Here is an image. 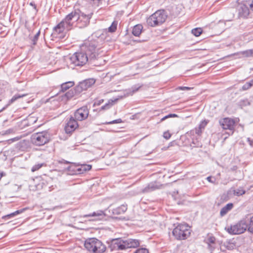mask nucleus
Instances as JSON below:
<instances>
[{
	"label": "nucleus",
	"instance_id": "obj_1",
	"mask_svg": "<svg viewBox=\"0 0 253 253\" xmlns=\"http://www.w3.org/2000/svg\"><path fill=\"white\" fill-rule=\"evenodd\" d=\"M79 9L75 10L68 14L55 28V32L64 34L72 29L74 24L79 18Z\"/></svg>",
	"mask_w": 253,
	"mask_h": 253
},
{
	"label": "nucleus",
	"instance_id": "obj_2",
	"mask_svg": "<svg viewBox=\"0 0 253 253\" xmlns=\"http://www.w3.org/2000/svg\"><path fill=\"white\" fill-rule=\"evenodd\" d=\"M85 248L92 253H103L106 250V246L96 238H89L85 241Z\"/></svg>",
	"mask_w": 253,
	"mask_h": 253
},
{
	"label": "nucleus",
	"instance_id": "obj_3",
	"mask_svg": "<svg viewBox=\"0 0 253 253\" xmlns=\"http://www.w3.org/2000/svg\"><path fill=\"white\" fill-rule=\"evenodd\" d=\"M167 15L164 10H159L147 18L146 22L151 27H156L163 24L166 20Z\"/></svg>",
	"mask_w": 253,
	"mask_h": 253
},
{
	"label": "nucleus",
	"instance_id": "obj_4",
	"mask_svg": "<svg viewBox=\"0 0 253 253\" xmlns=\"http://www.w3.org/2000/svg\"><path fill=\"white\" fill-rule=\"evenodd\" d=\"M98 47V42L95 41H91L86 42L83 46L82 50H84V53L87 54L89 60H92L97 59L99 54L97 50Z\"/></svg>",
	"mask_w": 253,
	"mask_h": 253
},
{
	"label": "nucleus",
	"instance_id": "obj_5",
	"mask_svg": "<svg viewBox=\"0 0 253 253\" xmlns=\"http://www.w3.org/2000/svg\"><path fill=\"white\" fill-rule=\"evenodd\" d=\"M190 234V227L186 224H179L172 231L173 236L178 240L187 239Z\"/></svg>",
	"mask_w": 253,
	"mask_h": 253
},
{
	"label": "nucleus",
	"instance_id": "obj_6",
	"mask_svg": "<svg viewBox=\"0 0 253 253\" xmlns=\"http://www.w3.org/2000/svg\"><path fill=\"white\" fill-rule=\"evenodd\" d=\"M89 60L85 53L82 51L77 52L73 54L69 58L71 64L74 66H83Z\"/></svg>",
	"mask_w": 253,
	"mask_h": 253
},
{
	"label": "nucleus",
	"instance_id": "obj_7",
	"mask_svg": "<svg viewBox=\"0 0 253 253\" xmlns=\"http://www.w3.org/2000/svg\"><path fill=\"white\" fill-rule=\"evenodd\" d=\"M49 140V135L46 131L34 133L31 137V142L36 146H42Z\"/></svg>",
	"mask_w": 253,
	"mask_h": 253
},
{
	"label": "nucleus",
	"instance_id": "obj_8",
	"mask_svg": "<svg viewBox=\"0 0 253 253\" xmlns=\"http://www.w3.org/2000/svg\"><path fill=\"white\" fill-rule=\"evenodd\" d=\"M225 229L230 234H240L243 233L247 229H248V225L245 220H241L235 225L225 227Z\"/></svg>",
	"mask_w": 253,
	"mask_h": 253
},
{
	"label": "nucleus",
	"instance_id": "obj_9",
	"mask_svg": "<svg viewBox=\"0 0 253 253\" xmlns=\"http://www.w3.org/2000/svg\"><path fill=\"white\" fill-rule=\"evenodd\" d=\"M239 5V14L240 17L246 18L250 14V9L253 11V1H244Z\"/></svg>",
	"mask_w": 253,
	"mask_h": 253
},
{
	"label": "nucleus",
	"instance_id": "obj_10",
	"mask_svg": "<svg viewBox=\"0 0 253 253\" xmlns=\"http://www.w3.org/2000/svg\"><path fill=\"white\" fill-rule=\"evenodd\" d=\"M92 14V13H90L86 15L84 13H81L80 10H79V18L77 20L76 26L80 28H83L86 27L89 24Z\"/></svg>",
	"mask_w": 253,
	"mask_h": 253
},
{
	"label": "nucleus",
	"instance_id": "obj_11",
	"mask_svg": "<svg viewBox=\"0 0 253 253\" xmlns=\"http://www.w3.org/2000/svg\"><path fill=\"white\" fill-rule=\"evenodd\" d=\"M107 243L109 245L108 247L111 251L125 250L124 241L121 238L113 239L110 241H107Z\"/></svg>",
	"mask_w": 253,
	"mask_h": 253
},
{
	"label": "nucleus",
	"instance_id": "obj_12",
	"mask_svg": "<svg viewBox=\"0 0 253 253\" xmlns=\"http://www.w3.org/2000/svg\"><path fill=\"white\" fill-rule=\"evenodd\" d=\"M89 115V110L87 107L84 106L77 109L74 113V119L76 121H82L85 120Z\"/></svg>",
	"mask_w": 253,
	"mask_h": 253
},
{
	"label": "nucleus",
	"instance_id": "obj_13",
	"mask_svg": "<svg viewBox=\"0 0 253 253\" xmlns=\"http://www.w3.org/2000/svg\"><path fill=\"white\" fill-rule=\"evenodd\" d=\"M219 123L224 129L233 130L234 129L235 121L230 118H224L219 120Z\"/></svg>",
	"mask_w": 253,
	"mask_h": 253
},
{
	"label": "nucleus",
	"instance_id": "obj_14",
	"mask_svg": "<svg viewBox=\"0 0 253 253\" xmlns=\"http://www.w3.org/2000/svg\"><path fill=\"white\" fill-rule=\"evenodd\" d=\"M95 80L93 79H89L85 80L76 86V90L78 92H82L84 90H86L95 83Z\"/></svg>",
	"mask_w": 253,
	"mask_h": 253
},
{
	"label": "nucleus",
	"instance_id": "obj_15",
	"mask_svg": "<svg viewBox=\"0 0 253 253\" xmlns=\"http://www.w3.org/2000/svg\"><path fill=\"white\" fill-rule=\"evenodd\" d=\"M79 126L77 121L74 119L73 117H71L68 121L65 127V130L66 133H71L73 132Z\"/></svg>",
	"mask_w": 253,
	"mask_h": 253
},
{
	"label": "nucleus",
	"instance_id": "obj_16",
	"mask_svg": "<svg viewBox=\"0 0 253 253\" xmlns=\"http://www.w3.org/2000/svg\"><path fill=\"white\" fill-rule=\"evenodd\" d=\"M125 250L129 248H135L140 245V241L137 239H127L124 240Z\"/></svg>",
	"mask_w": 253,
	"mask_h": 253
},
{
	"label": "nucleus",
	"instance_id": "obj_17",
	"mask_svg": "<svg viewBox=\"0 0 253 253\" xmlns=\"http://www.w3.org/2000/svg\"><path fill=\"white\" fill-rule=\"evenodd\" d=\"M159 188V186L156 182H152L149 183L145 188L142 189L141 192L142 193H149L158 189Z\"/></svg>",
	"mask_w": 253,
	"mask_h": 253
},
{
	"label": "nucleus",
	"instance_id": "obj_18",
	"mask_svg": "<svg viewBox=\"0 0 253 253\" xmlns=\"http://www.w3.org/2000/svg\"><path fill=\"white\" fill-rule=\"evenodd\" d=\"M104 216V212L102 211H94L92 213L85 214L84 215V217H94L96 219H100L101 217H103Z\"/></svg>",
	"mask_w": 253,
	"mask_h": 253
},
{
	"label": "nucleus",
	"instance_id": "obj_19",
	"mask_svg": "<svg viewBox=\"0 0 253 253\" xmlns=\"http://www.w3.org/2000/svg\"><path fill=\"white\" fill-rule=\"evenodd\" d=\"M169 10L171 11V14L174 16H178L182 11L181 5H173L171 7Z\"/></svg>",
	"mask_w": 253,
	"mask_h": 253
},
{
	"label": "nucleus",
	"instance_id": "obj_20",
	"mask_svg": "<svg viewBox=\"0 0 253 253\" xmlns=\"http://www.w3.org/2000/svg\"><path fill=\"white\" fill-rule=\"evenodd\" d=\"M233 208V204L232 203H228L225 206L223 207L220 211V215L221 216H224L227 213L232 210Z\"/></svg>",
	"mask_w": 253,
	"mask_h": 253
},
{
	"label": "nucleus",
	"instance_id": "obj_21",
	"mask_svg": "<svg viewBox=\"0 0 253 253\" xmlns=\"http://www.w3.org/2000/svg\"><path fill=\"white\" fill-rule=\"evenodd\" d=\"M215 238L213 236H209L207 239V243L208 244V248L211 251H212L215 248Z\"/></svg>",
	"mask_w": 253,
	"mask_h": 253
},
{
	"label": "nucleus",
	"instance_id": "obj_22",
	"mask_svg": "<svg viewBox=\"0 0 253 253\" xmlns=\"http://www.w3.org/2000/svg\"><path fill=\"white\" fill-rule=\"evenodd\" d=\"M142 29L143 26L141 25H136L134 26L132 29V33L134 36L138 37L141 34Z\"/></svg>",
	"mask_w": 253,
	"mask_h": 253
},
{
	"label": "nucleus",
	"instance_id": "obj_23",
	"mask_svg": "<svg viewBox=\"0 0 253 253\" xmlns=\"http://www.w3.org/2000/svg\"><path fill=\"white\" fill-rule=\"evenodd\" d=\"M57 162L59 164H63V165H68L67 167H64V169H67L68 170H75L74 169H73V168H74V166L71 165L70 162H69L67 161H66L64 159H62L61 160H58Z\"/></svg>",
	"mask_w": 253,
	"mask_h": 253
},
{
	"label": "nucleus",
	"instance_id": "obj_24",
	"mask_svg": "<svg viewBox=\"0 0 253 253\" xmlns=\"http://www.w3.org/2000/svg\"><path fill=\"white\" fill-rule=\"evenodd\" d=\"M80 92H78L76 90V86L72 89L69 90L65 94V97L67 98V99H69L71 98L74 96L80 94Z\"/></svg>",
	"mask_w": 253,
	"mask_h": 253
},
{
	"label": "nucleus",
	"instance_id": "obj_25",
	"mask_svg": "<svg viewBox=\"0 0 253 253\" xmlns=\"http://www.w3.org/2000/svg\"><path fill=\"white\" fill-rule=\"evenodd\" d=\"M118 100V99H115L114 100L110 99L108 101V103H106L104 105L102 106L99 111L106 110L109 109L111 106H112L114 103Z\"/></svg>",
	"mask_w": 253,
	"mask_h": 253
},
{
	"label": "nucleus",
	"instance_id": "obj_26",
	"mask_svg": "<svg viewBox=\"0 0 253 253\" xmlns=\"http://www.w3.org/2000/svg\"><path fill=\"white\" fill-rule=\"evenodd\" d=\"M74 83L73 82H68L63 83L61 85V90L63 92L65 91L68 89L70 87L73 86Z\"/></svg>",
	"mask_w": 253,
	"mask_h": 253
},
{
	"label": "nucleus",
	"instance_id": "obj_27",
	"mask_svg": "<svg viewBox=\"0 0 253 253\" xmlns=\"http://www.w3.org/2000/svg\"><path fill=\"white\" fill-rule=\"evenodd\" d=\"M91 169V166L89 165H84L81 166V168L77 169V170L79 173H83L84 171H86Z\"/></svg>",
	"mask_w": 253,
	"mask_h": 253
},
{
	"label": "nucleus",
	"instance_id": "obj_28",
	"mask_svg": "<svg viewBox=\"0 0 253 253\" xmlns=\"http://www.w3.org/2000/svg\"><path fill=\"white\" fill-rule=\"evenodd\" d=\"M127 210V206L122 205L115 210V212L118 214L124 213Z\"/></svg>",
	"mask_w": 253,
	"mask_h": 253
},
{
	"label": "nucleus",
	"instance_id": "obj_29",
	"mask_svg": "<svg viewBox=\"0 0 253 253\" xmlns=\"http://www.w3.org/2000/svg\"><path fill=\"white\" fill-rule=\"evenodd\" d=\"M26 94H16L14 95L12 98L9 100L8 104L6 105V107L8 106L9 104L13 103L15 101L17 100L18 99H19L20 98H22L24 96H25Z\"/></svg>",
	"mask_w": 253,
	"mask_h": 253
},
{
	"label": "nucleus",
	"instance_id": "obj_30",
	"mask_svg": "<svg viewBox=\"0 0 253 253\" xmlns=\"http://www.w3.org/2000/svg\"><path fill=\"white\" fill-rule=\"evenodd\" d=\"M118 21H114L111 25L108 28V32L110 33H114L117 29Z\"/></svg>",
	"mask_w": 253,
	"mask_h": 253
},
{
	"label": "nucleus",
	"instance_id": "obj_31",
	"mask_svg": "<svg viewBox=\"0 0 253 253\" xmlns=\"http://www.w3.org/2000/svg\"><path fill=\"white\" fill-rule=\"evenodd\" d=\"M203 32V30L201 28H196L192 30V33L196 37L199 36Z\"/></svg>",
	"mask_w": 253,
	"mask_h": 253
},
{
	"label": "nucleus",
	"instance_id": "obj_32",
	"mask_svg": "<svg viewBox=\"0 0 253 253\" xmlns=\"http://www.w3.org/2000/svg\"><path fill=\"white\" fill-rule=\"evenodd\" d=\"M252 85H253V79L250 82L246 83L245 84H244L242 87V90H246L249 89Z\"/></svg>",
	"mask_w": 253,
	"mask_h": 253
},
{
	"label": "nucleus",
	"instance_id": "obj_33",
	"mask_svg": "<svg viewBox=\"0 0 253 253\" xmlns=\"http://www.w3.org/2000/svg\"><path fill=\"white\" fill-rule=\"evenodd\" d=\"M248 225V231L253 234V216L250 218Z\"/></svg>",
	"mask_w": 253,
	"mask_h": 253
},
{
	"label": "nucleus",
	"instance_id": "obj_34",
	"mask_svg": "<svg viewBox=\"0 0 253 253\" xmlns=\"http://www.w3.org/2000/svg\"><path fill=\"white\" fill-rule=\"evenodd\" d=\"M40 34H41V32H40V30H39L37 33L34 36V37L33 38H31V39L32 41V43L34 45H35L37 43V42L39 39V37L40 35Z\"/></svg>",
	"mask_w": 253,
	"mask_h": 253
},
{
	"label": "nucleus",
	"instance_id": "obj_35",
	"mask_svg": "<svg viewBox=\"0 0 253 253\" xmlns=\"http://www.w3.org/2000/svg\"><path fill=\"white\" fill-rule=\"evenodd\" d=\"M245 190L242 188H239L234 190V194L238 196L243 195L245 193Z\"/></svg>",
	"mask_w": 253,
	"mask_h": 253
},
{
	"label": "nucleus",
	"instance_id": "obj_36",
	"mask_svg": "<svg viewBox=\"0 0 253 253\" xmlns=\"http://www.w3.org/2000/svg\"><path fill=\"white\" fill-rule=\"evenodd\" d=\"M24 210V209H22V210H17V211H14V212H12V213H10L9 214L5 216V217H8V218H9L14 217L15 215H17V214H18L19 213H22L23 211Z\"/></svg>",
	"mask_w": 253,
	"mask_h": 253
},
{
	"label": "nucleus",
	"instance_id": "obj_37",
	"mask_svg": "<svg viewBox=\"0 0 253 253\" xmlns=\"http://www.w3.org/2000/svg\"><path fill=\"white\" fill-rule=\"evenodd\" d=\"M224 246L229 250H233L235 247V244L230 242L224 243Z\"/></svg>",
	"mask_w": 253,
	"mask_h": 253
},
{
	"label": "nucleus",
	"instance_id": "obj_38",
	"mask_svg": "<svg viewBox=\"0 0 253 253\" xmlns=\"http://www.w3.org/2000/svg\"><path fill=\"white\" fill-rule=\"evenodd\" d=\"M243 54L246 57L253 56V49L244 51Z\"/></svg>",
	"mask_w": 253,
	"mask_h": 253
},
{
	"label": "nucleus",
	"instance_id": "obj_39",
	"mask_svg": "<svg viewBox=\"0 0 253 253\" xmlns=\"http://www.w3.org/2000/svg\"><path fill=\"white\" fill-rule=\"evenodd\" d=\"M134 253H149L147 249L145 248H140L137 249Z\"/></svg>",
	"mask_w": 253,
	"mask_h": 253
},
{
	"label": "nucleus",
	"instance_id": "obj_40",
	"mask_svg": "<svg viewBox=\"0 0 253 253\" xmlns=\"http://www.w3.org/2000/svg\"><path fill=\"white\" fill-rule=\"evenodd\" d=\"M43 165V164H38L34 166L32 168V171L34 172L39 170Z\"/></svg>",
	"mask_w": 253,
	"mask_h": 253
},
{
	"label": "nucleus",
	"instance_id": "obj_41",
	"mask_svg": "<svg viewBox=\"0 0 253 253\" xmlns=\"http://www.w3.org/2000/svg\"><path fill=\"white\" fill-rule=\"evenodd\" d=\"M122 122H123V121H122V119H118L115 120H113L111 122H106L105 124H107V125H111V124H114L121 123Z\"/></svg>",
	"mask_w": 253,
	"mask_h": 253
},
{
	"label": "nucleus",
	"instance_id": "obj_42",
	"mask_svg": "<svg viewBox=\"0 0 253 253\" xmlns=\"http://www.w3.org/2000/svg\"><path fill=\"white\" fill-rule=\"evenodd\" d=\"M178 116L176 114H169L164 117H163L162 119H161V121L162 122L163 121H165L167 119L172 118V117H177Z\"/></svg>",
	"mask_w": 253,
	"mask_h": 253
},
{
	"label": "nucleus",
	"instance_id": "obj_43",
	"mask_svg": "<svg viewBox=\"0 0 253 253\" xmlns=\"http://www.w3.org/2000/svg\"><path fill=\"white\" fill-rule=\"evenodd\" d=\"M178 116L176 114H169L164 117H163L162 119H161V121L162 122L163 121H165L167 119L172 118V117H177Z\"/></svg>",
	"mask_w": 253,
	"mask_h": 253
},
{
	"label": "nucleus",
	"instance_id": "obj_44",
	"mask_svg": "<svg viewBox=\"0 0 253 253\" xmlns=\"http://www.w3.org/2000/svg\"><path fill=\"white\" fill-rule=\"evenodd\" d=\"M208 121L206 120H204L202 121L199 126V127L204 129L205 126L208 124Z\"/></svg>",
	"mask_w": 253,
	"mask_h": 253
},
{
	"label": "nucleus",
	"instance_id": "obj_45",
	"mask_svg": "<svg viewBox=\"0 0 253 253\" xmlns=\"http://www.w3.org/2000/svg\"><path fill=\"white\" fill-rule=\"evenodd\" d=\"M171 136V134L169 132V131H165L164 132V134H163V137L166 139H169L170 138Z\"/></svg>",
	"mask_w": 253,
	"mask_h": 253
},
{
	"label": "nucleus",
	"instance_id": "obj_46",
	"mask_svg": "<svg viewBox=\"0 0 253 253\" xmlns=\"http://www.w3.org/2000/svg\"><path fill=\"white\" fill-rule=\"evenodd\" d=\"M202 130H203L202 128H201L198 126V127L195 128V132L197 135H201V134L202 132Z\"/></svg>",
	"mask_w": 253,
	"mask_h": 253
},
{
	"label": "nucleus",
	"instance_id": "obj_47",
	"mask_svg": "<svg viewBox=\"0 0 253 253\" xmlns=\"http://www.w3.org/2000/svg\"><path fill=\"white\" fill-rule=\"evenodd\" d=\"M103 101H104L103 99H100L98 101H96L94 103L93 106H94L95 105L99 106V105H101L103 102Z\"/></svg>",
	"mask_w": 253,
	"mask_h": 253
},
{
	"label": "nucleus",
	"instance_id": "obj_48",
	"mask_svg": "<svg viewBox=\"0 0 253 253\" xmlns=\"http://www.w3.org/2000/svg\"><path fill=\"white\" fill-rule=\"evenodd\" d=\"M192 88H191V87H187V86H180L178 87L179 89L182 90H189Z\"/></svg>",
	"mask_w": 253,
	"mask_h": 253
},
{
	"label": "nucleus",
	"instance_id": "obj_49",
	"mask_svg": "<svg viewBox=\"0 0 253 253\" xmlns=\"http://www.w3.org/2000/svg\"><path fill=\"white\" fill-rule=\"evenodd\" d=\"M30 5L33 7V8L35 9V10L36 12L38 11V10L37 9L36 5L34 2L32 1V2H30Z\"/></svg>",
	"mask_w": 253,
	"mask_h": 253
},
{
	"label": "nucleus",
	"instance_id": "obj_50",
	"mask_svg": "<svg viewBox=\"0 0 253 253\" xmlns=\"http://www.w3.org/2000/svg\"><path fill=\"white\" fill-rule=\"evenodd\" d=\"M248 141L249 142L251 146H253V139L248 138Z\"/></svg>",
	"mask_w": 253,
	"mask_h": 253
},
{
	"label": "nucleus",
	"instance_id": "obj_51",
	"mask_svg": "<svg viewBox=\"0 0 253 253\" xmlns=\"http://www.w3.org/2000/svg\"><path fill=\"white\" fill-rule=\"evenodd\" d=\"M207 179L208 180V181L210 182H211V183H213L214 181L213 180H212V177L211 176H209L207 178Z\"/></svg>",
	"mask_w": 253,
	"mask_h": 253
},
{
	"label": "nucleus",
	"instance_id": "obj_52",
	"mask_svg": "<svg viewBox=\"0 0 253 253\" xmlns=\"http://www.w3.org/2000/svg\"><path fill=\"white\" fill-rule=\"evenodd\" d=\"M5 173L4 172H0V180H1L2 176H5Z\"/></svg>",
	"mask_w": 253,
	"mask_h": 253
},
{
	"label": "nucleus",
	"instance_id": "obj_53",
	"mask_svg": "<svg viewBox=\"0 0 253 253\" xmlns=\"http://www.w3.org/2000/svg\"><path fill=\"white\" fill-rule=\"evenodd\" d=\"M32 121H33V122L35 123H36V122H37V119H33V120H32Z\"/></svg>",
	"mask_w": 253,
	"mask_h": 253
},
{
	"label": "nucleus",
	"instance_id": "obj_54",
	"mask_svg": "<svg viewBox=\"0 0 253 253\" xmlns=\"http://www.w3.org/2000/svg\"><path fill=\"white\" fill-rule=\"evenodd\" d=\"M138 88H139V87H138V88H137L136 89H134L133 91H137V90H138Z\"/></svg>",
	"mask_w": 253,
	"mask_h": 253
},
{
	"label": "nucleus",
	"instance_id": "obj_55",
	"mask_svg": "<svg viewBox=\"0 0 253 253\" xmlns=\"http://www.w3.org/2000/svg\"><path fill=\"white\" fill-rule=\"evenodd\" d=\"M32 118H33V117L30 116L29 119L30 120V119H32Z\"/></svg>",
	"mask_w": 253,
	"mask_h": 253
},
{
	"label": "nucleus",
	"instance_id": "obj_56",
	"mask_svg": "<svg viewBox=\"0 0 253 253\" xmlns=\"http://www.w3.org/2000/svg\"><path fill=\"white\" fill-rule=\"evenodd\" d=\"M5 107L3 108H2V109H1V110L0 111H0H3L4 109H5Z\"/></svg>",
	"mask_w": 253,
	"mask_h": 253
},
{
	"label": "nucleus",
	"instance_id": "obj_57",
	"mask_svg": "<svg viewBox=\"0 0 253 253\" xmlns=\"http://www.w3.org/2000/svg\"><path fill=\"white\" fill-rule=\"evenodd\" d=\"M192 143L194 144H195V142L194 141L192 142Z\"/></svg>",
	"mask_w": 253,
	"mask_h": 253
}]
</instances>
